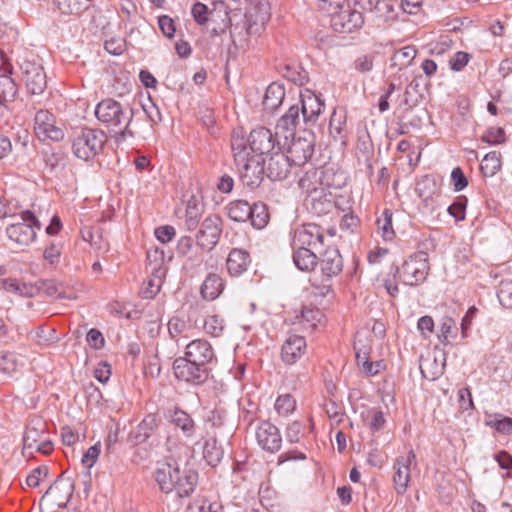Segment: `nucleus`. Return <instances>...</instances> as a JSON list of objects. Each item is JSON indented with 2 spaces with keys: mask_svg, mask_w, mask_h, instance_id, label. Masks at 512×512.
Wrapping results in <instances>:
<instances>
[{
  "mask_svg": "<svg viewBox=\"0 0 512 512\" xmlns=\"http://www.w3.org/2000/svg\"><path fill=\"white\" fill-rule=\"evenodd\" d=\"M468 178L461 167L453 168L451 172V185L455 192H460L468 186Z\"/></svg>",
  "mask_w": 512,
  "mask_h": 512,
  "instance_id": "obj_60",
  "label": "nucleus"
},
{
  "mask_svg": "<svg viewBox=\"0 0 512 512\" xmlns=\"http://www.w3.org/2000/svg\"><path fill=\"white\" fill-rule=\"evenodd\" d=\"M348 177L342 170L333 166L320 167V185L328 188L341 189L347 184Z\"/></svg>",
  "mask_w": 512,
  "mask_h": 512,
  "instance_id": "obj_30",
  "label": "nucleus"
},
{
  "mask_svg": "<svg viewBox=\"0 0 512 512\" xmlns=\"http://www.w3.org/2000/svg\"><path fill=\"white\" fill-rule=\"evenodd\" d=\"M287 148V156L294 166H302L311 159L315 148V137L310 131H304V136H291Z\"/></svg>",
  "mask_w": 512,
  "mask_h": 512,
  "instance_id": "obj_9",
  "label": "nucleus"
},
{
  "mask_svg": "<svg viewBox=\"0 0 512 512\" xmlns=\"http://www.w3.org/2000/svg\"><path fill=\"white\" fill-rule=\"evenodd\" d=\"M481 140L489 145H499L506 141L505 131L501 127H490L481 137Z\"/></svg>",
  "mask_w": 512,
  "mask_h": 512,
  "instance_id": "obj_56",
  "label": "nucleus"
},
{
  "mask_svg": "<svg viewBox=\"0 0 512 512\" xmlns=\"http://www.w3.org/2000/svg\"><path fill=\"white\" fill-rule=\"evenodd\" d=\"M324 238V230L321 226L308 223L295 230L291 245L319 250L324 245Z\"/></svg>",
  "mask_w": 512,
  "mask_h": 512,
  "instance_id": "obj_16",
  "label": "nucleus"
},
{
  "mask_svg": "<svg viewBox=\"0 0 512 512\" xmlns=\"http://www.w3.org/2000/svg\"><path fill=\"white\" fill-rule=\"evenodd\" d=\"M292 166L288 156L281 149L277 150L265 161L266 176L271 181H282L289 176Z\"/></svg>",
  "mask_w": 512,
  "mask_h": 512,
  "instance_id": "obj_21",
  "label": "nucleus"
},
{
  "mask_svg": "<svg viewBox=\"0 0 512 512\" xmlns=\"http://www.w3.org/2000/svg\"><path fill=\"white\" fill-rule=\"evenodd\" d=\"M236 166L239 172V178L245 187L255 190L261 185L264 180V175H266L265 160L254 156Z\"/></svg>",
  "mask_w": 512,
  "mask_h": 512,
  "instance_id": "obj_11",
  "label": "nucleus"
},
{
  "mask_svg": "<svg viewBox=\"0 0 512 512\" xmlns=\"http://www.w3.org/2000/svg\"><path fill=\"white\" fill-rule=\"evenodd\" d=\"M304 425L300 421L290 423L285 431L286 440L289 443H298L303 435Z\"/></svg>",
  "mask_w": 512,
  "mask_h": 512,
  "instance_id": "obj_62",
  "label": "nucleus"
},
{
  "mask_svg": "<svg viewBox=\"0 0 512 512\" xmlns=\"http://www.w3.org/2000/svg\"><path fill=\"white\" fill-rule=\"evenodd\" d=\"M39 291H43L47 296L57 299L65 298V293L59 291V288L54 280H41L35 284Z\"/></svg>",
  "mask_w": 512,
  "mask_h": 512,
  "instance_id": "obj_59",
  "label": "nucleus"
},
{
  "mask_svg": "<svg viewBox=\"0 0 512 512\" xmlns=\"http://www.w3.org/2000/svg\"><path fill=\"white\" fill-rule=\"evenodd\" d=\"M166 419L182 431L186 438H192L196 433V425L193 418L184 410L174 407L166 413Z\"/></svg>",
  "mask_w": 512,
  "mask_h": 512,
  "instance_id": "obj_26",
  "label": "nucleus"
},
{
  "mask_svg": "<svg viewBox=\"0 0 512 512\" xmlns=\"http://www.w3.org/2000/svg\"><path fill=\"white\" fill-rule=\"evenodd\" d=\"M251 206L252 204L246 200L238 199L231 201L226 206L227 215L234 222H247L249 221L250 213L252 212Z\"/></svg>",
  "mask_w": 512,
  "mask_h": 512,
  "instance_id": "obj_36",
  "label": "nucleus"
},
{
  "mask_svg": "<svg viewBox=\"0 0 512 512\" xmlns=\"http://www.w3.org/2000/svg\"><path fill=\"white\" fill-rule=\"evenodd\" d=\"M158 427V418L155 414L146 415L137 425L135 430L129 434V441L133 445H139L146 442Z\"/></svg>",
  "mask_w": 512,
  "mask_h": 512,
  "instance_id": "obj_28",
  "label": "nucleus"
},
{
  "mask_svg": "<svg viewBox=\"0 0 512 512\" xmlns=\"http://www.w3.org/2000/svg\"><path fill=\"white\" fill-rule=\"evenodd\" d=\"M292 248V259L297 269L303 272L313 271L317 266L319 259L316 255L317 250L298 245H292Z\"/></svg>",
  "mask_w": 512,
  "mask_h": 512,
  "instance_id": "obj_27",
  "label": "nucleus"
},
{
  "mask_svg": "<svg viewBox=\"0 0 512 512\" xmlns=\"http://www.w3.org/2000/svg\"><path fill=\"white\" fill-rule=\"evenodd\" d=\"M251 210L249 218L251 225L259 230L265 228L270 220L268 206L263 202H254Z\"/></svg>",
  "mask_w": 512,
  "mask_h": 512,
  "instance_id": "obj_40",
  "label": "nucleus"
},
{
  "mask_svg": "<svg viewBox=\"0 0 512 512\" xmlns=\"http://www.w3.org/2000/svg\"><path fill=\"white\" fill-rule=\"evenodd\" d=\"M497 298L505 309H512V280H502L497 287Z\"/></svg>",
  "mask_w": 512,
  "mask_h": 512,
  "instance_id": "obj_49",
  "label": "nucleus"
},
{
  "mask_svg": "<svg viewBox=\"0 0 512 512\" xmlns=\"http://www.w3.org/2000/svg\"><path fill=\"white\" fill-rule=\"evenodd\" d=\"M183 357L206 367L216 361L215 351L210 342L205 339H194L187 343Z\"/></svg>",
  "mask_w": 512,
  "mask_h": 512,
  "instance_id": "obj_19",
  "label": "nucleus"
},
{
  "mask_svg": "<svg viewBox=\"0 0 512 512\" xmlns=\"http://www.w3.org/2000/svg\"><path fill=\"white\" fill-rule=\"evenodd\" d=\"M322 279L320 284L312 280V285L319 290L320 295H326L331 288V279L337 276L343 269V259L336 247H328L319 257Z\"/></svg>",
  "mask_w": 512,
  "mask_h": 512,
  "instance_id": "obj_6",
  "label": "nucleus"
},
{
  "mask_svg": "<svg viewBox=\"0 0 512 512\" xmlns=\"http://www.w3.org/2000/svg\"><path fill=\"white\" fill-rule=\"evenodd\" d=\"M172 369L177 380L193 386L204 384L209 379L211 372L210 367L185 359L182 356L173 361Z\"/></svg>",
  "mask_w": 512,
  "mask_h": 512,
  "instance_id": "obj_8",
  "label": "nucleus"
},
{
  "mask_svg": "<svg viewBox=\"0 0 512 512\" xmlns=\"http://www.w3.org/2000/svg\"><path fill=\"white\" fill-rule=\"evenodd\" d=\"M34 129L38 137L58 142L64 138V131L56 125L55 116L48 110H39L35 114Z\"/></svg>",
  "mask_w": 512,
  "mask_h": 512,
  "instance_id": "obj_17",
  "label": "nucleus"
},
{
  "mask_svg": "<svg viewBox=\"0 0 512 512\" xmlns=\"http://www.w3.org/2000/svg\"><path fill=\"white\" fill-rule=\"evenodd\" d=\"M213 10H210L207 5L196 2L191 9V14L195 22L199 25H204L208 22V14L212 13Z\"/></svg>",
  "mask_w": 512,
  "mask_h": 512,
  "instance_id": "obj_61",
  "label": "nucleus"
},
{
  "mask_svg": "<svg viewBox=\"0 0 512 512\" xmlns=\"http://www.w3.org/2000/svg\"><path fill=\"white\" fill-rule=\"evenodd\" d=\"M296 407V401L290 394H283L278 396L275 402V409L279 414L288 415L294 411Z\"/></svg>",
  "mask_w": 512,
  "mask_h": 512,
  "instance_id": "obj_57",
  "label": "nucleus"
},
{
  "mask_svg": "<svg viewBox=\"0 0 512 512\" xmlns=\"http://www.w3.org/2000/svg\"><path fill=\"white\" fill-rule=\"evenodd\" d=\"M486 425L505 435L512 433V418L495 414L486 421Z\"/></svg>",
  "mask_w": 512,
  "mask_h": 512,
  "instance_id": "obj_47",
  "label": "nucleus"
},
{
  "mask_svg": "<svg viewBox=\"0 0 512 512\" xmlns=\"http://www.w3.org/2000/svg\"><path fill=\"white\" fill-rule=\"evenodd\" d=\"M284 97L285 89L283 85L273 82L266 89L263 105L266 110L273 111L281 105Z\"/></svg>",
  "mask_w": 512,
  "mask_h": 512,
  "instance_id": "obj_38",
  "label": "nucleus"
},
{
  "mask_svg": "<svg viewBox=\"0 0 512 512\" xmlns=\"http://www.w3.org/2000/svg\"><path fill=\"white\" fill-rule=\"evenodd\" d=\"M40 154L43 162L45 163V167L49 172H53L62 160V154L60 152H56L53 147L49 145L43 147Z\"/></svg>",
  "mask_w": 512,
  "mask_h": 512,
  "instance_id": "obj_51",
  "label": "nucleus"
},
{
  "mask_svg": "<svg viewBox=\"0 0 512 512\" xmlns=\"http://www.w3.org/2000/svg\"><path fill=\"white\" fill-rule=\"evenodd\" d=\"M378 229L382 231V236L385 240H390L394 236L392 226V213L390 210L385 209L383 212V219L377 220Z\"/></svg>",
  "mask_w": 512,
  "mask_h": 512,
  "instance_id": "obj_58",
  "label": "nucleus"
},
{
  "mask_svg": "<svg viewBox=\"0 0 512 512\" xmlns=\"http://www.w3.org/2000/svg\"><path fill=\"white\" fill-rule=\"evenodd\" d=\"M3 73L0 75V116H3L7 112L6 103L15 100L17 95V85L12 75V67L6 65L2 68Z\"/></svg>",
  "mask_w": 512,
  "mask_h": 512,
  "instance_id": "obj_24",
  "label": "nucleus"
},
{
  "mask_svg": "<svg viewBox=\"0 0 512 512\" xmlns=\"http://www.w3.org/2000/svg\"><path fill=\"white\" fill-rule=\"evenodd\" d=\"M223 289V279L216 273H210L203 281L200 293L205 300L213 301L220 296Z\"/></svg>",
  "mask_w": 512,
  "mask_h": 512,
  "instance_id": "obj_31",
  "label": "nucleus"
},
{
  "mask_svg": "<svg viewBox=\"0 0 512 512\" xmlns=\"http://www.w3.org/2000/svg\"><path fill=\"white\" fill-rule=\"evenodd\" d=\"M107 135L101 129L82 128L72 141L74 155L84 161L95 158L104 148Z\"/></svg>",
  "mask_w": 512,
  "mask_h": 512,
  "instance_id": "obj_4",
  "label": "nucleus"
},
{
  "mask_svg": "<svg viewBox=\"0 0 512 512\" xmlns=\"http://www.w3.org/2000/svg\"><path fill=\"white\" fill-rule=\"evenodd\" d=\"M154 479L162 493L175 492L180 498L189 497L198 482V473L193 469L181 470L176 461H158Z\"/></svg>",
  "mask_w": 512,
  "mask_h": 512,
  "instance_id": "obj_1",
  "label": "nucleus"
},
{
  "mask_svg": "<svg viewBox=\"0 0 512 512\" xmlns=\"http://www.w3.org/2000/svg\"><path fill=\"white\" fill-rule=\"evenodd\" d=\"M222 232L221 219L217 215L206 217L196 234V242L202 249L212 250L219 241Z\"/></svg>",
  "mask_w": 512,
  "mask_h": 512,
  "instance_id": "obj_15",
  "label": "nucleus"
},
{
  "mask_svg": "<svg viewBox=\"0 0 512 512\" xmlns=\"http://www.w3.org/2000/svg\"><path fill=\"white\" fill-rule=\"evenodd\" d=\"M126 47L125 39L121 37H112L105 41L104 48L105 50L114 56L121 55Z\"/></svg>",
  "mask_w": 512,
  "mask_h": 512,
  "instance_id": "obj_63",
  "label": "nucleus"
},
{
  "mask_svg": "<svg viewBox=\"0 0 512 512\" xmlns=\"http://www.w3.org/2000/svg\"><path fill=\"white\" fill-rule=\"evenodd\" d=\"M413 462H416V455L412 449L409 450L407 456H399L396 459L394 464L396 471L393 477V483L398 495H403L407 491L411 479L410 466Z\"/></svg>",
  "mask_w": 512,
  "mask_h": 512,
  "instance_id": "obj_22",
  "label": "nucleus"
},
{
  "mask_svg": "<svg viewBox=\"0 0 512 512\" xmlns=\"http://www.w3.org/2000/svg\"><path fill=\"white\" fill-rule=\"evenodd\" d=\"M231 149L233 152L235 165L239 163H244V161L248 158H252L248 143V138L246 139L243 134L238 131H234L231 137Z\"/></svg>",
  "mask_w": 512,
  "mask_h": 512,
  "instance_id": "obj_34",
  "label": "nucleus"
},
{
  "mask_svg": "<svg viewBox=\"0 0 512 512\" xmlns=\"http://www.w3.org/2000/svg\"><path fill=\"white\" fill-rule=\"evenodd\" d=\"M194 331L193 325L189 319L174 316L168 322V332L171 338L175 339L179 345V338L188 339Z\"/></svg>",
  "mask_w": 512,
  "mask_h": 512,
  "instance_id": "obj_32",
  "label": "nucleus"
},
{
  "mask_svg": "<svg viewBox=\"0 0 512 512\" xmlns=\"http://www.w3.org/2000/svg\"><path fill=\"white\" fill-rule=\"evenodd\" d=\"M317 183L320 184V168H311L300 178L298 185L311 196L315 194V190H320L316 187Z\"/></svg>",
  "mask_w": 512,
  "mask_h": 512,
  "instance_id": "obj_45",
  "label": "nucleus"
},
{
  "mask_svg": "<svg viewBox=\"0 0 512 512\" xmlns=\"http://www.w3.org/2000/svg\"><path fill=\"white\" fill-rule=\"evenodd\" d=\"M301 110L299 104L290 106L288 111L280 117L276 124L277 134L283 135L287 141L291 136L295 135V131L299 126L302 118H300Z\"/></svg>",
  "mask_w": 512,
  "mask_h": 512,
  "instance_id": "obj_25",
  "label": "nucleus"
},
{
  "mask_svg": "<svg viewBox=\"0 0 512 512\" xmlns=\"http://www.w3.org/2000/svg\"><path fill=\"white\" fill-rule=\"evenodd\" d=\"M2 288L7 292L28 298H32L38 293V288L36 285L20 282L17 279L12 278L3 279Z\"/></svg>",
  "mask_w": 512,
  "mask_h": 512,
  "instance_id": "obj_37",
  "label": "nucleus"
},
{
  "mask_svg": "<svg viewBox=\"0 0 512 512\" xmlns=\"http://www.w3.org/2000/svg\"><path fill=\"white\" fill-rule=\"evenodd\" d=\"M94 113L97 120L113 133L117 141L135 136L130 126L137 112L128 104L123 105L112 98H106L96 105Z\"/></svg>",
  "mask_w": 512,
  "mask_h": 512,
  "instance_id": "obj_2",
  "label": "nucleus"
},
{
  "mask_svg": "<svg viewBox=\"0 0 512 512\" xmlns=\"http://www.w3.org/2000/svg\"><path fill=\"white\" fill-rule=\"evenodd\" d=\"M21 222L6 227L7 237L21 247L29 246L36 239V231L41 229V223L30 210L20 213Z\"/></svg>",
  "mask_w": 512,
  "mask_h": 512,
  "instance_id": "obj_5",
  "label": "nucleus"
},
{
  "mask_svg": "<svg viewBox=\"0 0 512 512\" xmlns=\"http://www.w3.org/2000/svg\"><path fill=\"white\" fill-rule=\"evenodd\" d=\"M481 172L485 177H493L501 169V155L499 152L487 153L480 164Z\"/></svg>",
  "mask_w": 512,
  "mask_h": 512,
  "instance_id": "obj_44",
  "label": "nucleus"
},
{
  "mask_svg": "<svg viewBox=\"0 0 512 512\" xmlns=\"http://www.w3.org/2000/svg\"><path fill=\"white\" fill-rule=\"evenodd\" d=\"M394 278H399L401 282L408 286H416L423 283L430 271L429 259L425 251H418L406 259L401 268L392 266Z\"/></svg>",
  "mask_w": 512,
  "mask_h": 512,
  "instance_id": "obj_3",
  "label": "nucleus"
},
{
  "mask_svg": "<svg viewBox=\"0 0 512 512\" xmlns=\"http://www.w3.org/2000/svg\"><path fill=\"white\" fill-rule=\"evenodd\" d=\"M282 74L289 81L297 85H303L307 78L306 72L297 65H285Z\"/></svg>",
  "mask_w": 512,
  "mask_h": 512,
  "instance_id": "obj_54",
  "label": "nucleus"
},
{
  "mask_svg": "<svg viewBox=\"0 0 512 512\" xmlns=\"http://www.w3.org/2000/svg\"><path fill=\"white\" fill-rule=\"evenodd\" d=\"M224 456L223 448L218 444L215 438L209 439L205 442L203 447V457L212 467H216Z\"/></svg>",
  "mask_w": 512,
  "mask_h": 512,
  "instance_id": "obj_42",
  "label": "nucleus"
},
{
  "mask_svg": "<svg viewBox=\"0 0 512 512\" xmlns=\"http://www.w3.org/2000/svg\"><path fill=\"white\" fill-rule=\"evenodd\" d=\"M53 2L61 13L67 15H80L91 5V0H53Z\"/></svg>",
  "mask_w": 512,
  "mask_h": 512,
  "instance_id": "obj_41",
  "label": "nucleus"
},
{
  "mask_svg": "<svg viewBox=\"0 0 512 512\" xmlns=\"http://www.w3.org/2000/svg\"><path fill=\"white\" fill-rule=\"evenodd\" d=\"M63 251L61 241H51L44 249L43 257L50 265H57Z\"/></svg>",
  "mask_w": 512,
  "mask_h": 512,
  "instance_id": "obj_52",
  "label": "nucleus"
},
{
  "mask_svg": "<svg viewBox=\"0 0 512 512\" xmlns=\"http://www.w3.org/2000/svg\"><path fill=\"white\" fill-rule=\"evenodd\" d=\"M74 489V480L71 477H65V472H62L50 485L44 496H51L53 504L58 508H66Z\"/></svg>",
  "mask_w": 512,
  "mask_h": 512,
  "instance_id": "obj_18",
  "label": "nucleus"
},
{
  "mask_svg": "<svg viewBox=\"0 0 512 512\" xmlns=\"http://www.w3.org/2000/svg\"><path fill=\"white\" fill-rule=\"evenodd\" d=\"M331 196V193H326L323 188L315 190V194L309 196L311 211L317 215L328 214L334 207Z\"/></svg>",
  "mask_w": 512,
  "mask_h": 512,
  "instance_id": "obj_35",
  "label": "nucleus"
},
{
  "mask_svg": "<svg viewBox=\"0 0 512 512\" xmlns=\"http://www.w3.org/2000/svg\"><path fill=\"white\" fill-rule=\"evenodd\" d=\"M279 135L277 131L273 134L270 129L263 126L253 129L248 137L250 150L258 155L273 153L275 148L280 150Z\"/></svg>",
  "mask_w": 512,
  "mask_h": 512,
  "instance_id": "obj_12",
  "label": "nucleus"
},
{
  "mask_svg": "<svg viewBox=\"0 0 512 512\" xmlns=\"http://www.w3.org/2000/svg\"><path fill=\"white\" fill-rule=\"evenodd\" d=\"M250 263L251 258L247 251L233 248L228 254L226 266L231 276L238 277L247 271Z\"/></svg>",
  "mask_w": 512,
  "mask_h": 512,
  "instance_id": "obj_29",
  "label": "nucleus"
},
{
  "mask_svg": "<svg viewBox=\"0 0 512 512\" xmlns=\"http://www.w3.org/2000/svg\"><path fill=\"white\" fill-rule=\"evenodd\" d=\"M45 424L41 420L31 421L25 430L23 435V446L25 449H32L42 440L44 435Z\"/></svg>",
  "mask_w": 512,
  "mask_h": 512,
  "instance_id": "obj_39",
  "label": "nucleus"
},
{
  "mask_svg": "<svg viewBox=\"0 0 512 512\" xmlns=\"http://www.w3.org/2000/svg\"><path fill=\"white\" fill-rule=\"evenodd\" d=\"M298 104L301 110L302 122L305 126L315 125L325 109L322 94H317L310 89L301 91Z\"/></svg>",
  "mask_w": 512,
  "mask_h": 512,
  "instance_id": "obj_10",
  "label": "nucleus"
},
{
  "mask_svg": "<svg viewBox=\"0 0 512 512\" xmlns=\"http://www.w3.org/2000/svg\"><path fill=\"white\" fill-rule=\"evenodd\" d=\"M415 193L419 198L440 196L439 178L433 174L422 176L416 183Z\"/></svg>",
  "mask_w": 512,
  "mask_h": 512,
  "instance_id": "obj_33",
  "label": "nucleus"
},
{
  "mask_svg": "<svg viewBox=\"0 0 512 512\" xmlns=\"http://www.w3.org/2000/svg\"><path fill=\"white\" fill-rule=\"evenodd\" d=\"M344 5L345 3L336 8L334 5L323 4L321 8L330 15L331 27L335 32L352 33L362 27L364 19L361 12L352 10L349 6L344 9Z\"/></svg>",
  "mask_w": 512,
  "mask_h": 512,
  "instance_id": "obj_7",
  "label": "nucleus"
},
{
  "mask_svg": "<svg viewBox=\"0 0 512 512\" xmlns=\"http://www.w3.org/2000/svg\"><path fill=\"white\" fill-rule=\"evenodd\" d=\"M416 53L414 46H405L393 54L390 59V66L398 67L399 70L407 68L416 57Z\"/></svg>",
  "mask_w": 512,
  "mask_h": 512,
  "instance_id": "obj_43",
  "label": "nucleus"
},
{
  "mask_svg": "<svg viewBox=\"0 0 512 512\" xmlns=\"http://www.w3.org/2000/svg\"><path fill=\"white\" fill-rule=\"evenodd\" d=\"M20 366L18 357L14 352H0V372L7 375L14 374Z\"/></svg>",
  "mask_w": 512,
  "mask_h": 512,
  "instance_id": "obj_48",
  "label": "nucleus"
},
{
  "mask_svg": "<svg viewBox=\"0 0 512 512\" xmlns=\"http://www.w3.org/2000/svg\"><path fill=\"white\" fill-rule=\"evenodd\" d=\"M468 199L464 195L457 196L453 203L448 206L447 213L455 219V221H463L466 217V207Z\"/></svg>",
  "mask_w": 512,
  "mask_h": 512,
  "instance_id": "obj_50",
  "label": "nucleus"
},
{
  "mask_svg": "<svg viewBox=\"0 0 512 512\" xmlns=\"http://www.w3.org/2000/svg\"><path fill=\"white\" fill-rule=\"evenodd\" d=\"M252 11L246 15V32L248 35L260 34L271 16L270 0H250Z\"/></svg>",
  "mask_w": 512,
  "mask_h": 512,
  "instance_id": "obj_13",
  "label": "nucleus"
},
{
  "mask_svg": "<svg viewBox=\"0 0 512 512\" xmlns=\"http://www.w3.org/2000/svg\"><path fill=\"white\" fill-rule=\"evenodd\" d=\"M307 348L306 340L303 336L289 335L281 347V360L285 365L295 364L304 354Z\"/></svg>",
  "mask_w": 512,
  "mask_h": 512,
  "instance_id": "obj_23",
  "label": "nucleus"
},
{
  "mask_svg": "<svg viewBox=\"0 0 512 512\" xmlns=\"http://www.w3.org/2000/svg\"><path fill=\"white\" fill-rule=\"evenodd\" d=\"M422 98L423 95L420 91V83L418 79L414 78L405 89L403 103L405 106L411 109L417 106Z\"/></svg>",
  "mask_w": 512,
  "mask_h": 512,
  "instance_id": "obj_46",
  "label": "nucleus"
},
{
  "mask_svg": "<svg viewBox=\"0 0 512 512\" xmlns=\"http://www.w3.org/2000/svg\"><path fill=\"white\" fill-rule=\"evenodd\" d=\"M258 445L269 453H276L282 445L281 433L275 425L269 421H262L256 429Z\"/></svg>",
  "mask_w": 512,
  "mask_h": 512,
  "instance_id": "obj_20",
  "label": "nucleus"
},
{
  "mask_svg": "<svg viewBox=\"0 0 512 512\" xmlns=\"http://www.w3.org/2000/svg\"><path fill=\"white\" fill-rule=\"evenodd\" d=\"M204 330L213 337H219L224 330V320L217 315L208 316L204 321Z\"/></svg>",
  "mask_w": 512,
  "mask_h": 512,
  "instance_id": "obj_55",
  "label": "nucleus"
},
{
  "mask_svg": "<svg viewBox=\"0 0 512 512\" xmlns=\"http://www.w3.org/2000/svg\"><path fill=\"white\" fill-rule=\"evenodd\" d=\"M367 418L370 419L368 426L372 433L382 430L386 424L384 413L380 408H370L367 410Z\"/></svg>",
  "mask_w": 512,
  "mask_h": 512,
  "instance_id": "obj_53",
  "label": "nucleus"
},
{
  "mask_svg": "<svg viewBox=\"0 0 512 512\" xmlns=\"http://www.w3.org/2000/svg\"><path fill=\"white\" fill-rule=\"evenodd\" d=\"M471 55L467 52L458 51L449 60V66L453 71H461L469 62Z\"/></svg>",
  "mask_w": 512,
  "mask_h": 512,
  "instance_id": "obj_64",
  "label": "nucleus"
},
{
  "mask_svg": "<svg viewBox=\"0 0 512 512\" xmlns=\"http://www.w3.org/2000/svg\"><path fill=\"white\" fill-rule=\"evenodd\" d=\"M27 90L32 95H40L47 87V76L40 63L24 60L21 64Z\"/></svg>",
  "mask_w": 512,
  "mask_h": 512,
  "instance_id": "obj_14",
  "label": "nucleus"
}]
</instances>
